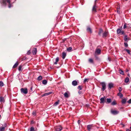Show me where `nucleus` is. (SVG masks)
I'll list each match as a JSON object with an SVG mask.
<instances>
[{
	"instance_id": "412c9836",
	"label": "nucleus",
	"mask_w": 131,
	"mask_h": 131,
	"mask_svg": "<svg viewBox=\"0 0 131 131\" xmlns=\"http://www.w3.org/2000/svg\"><path fill=\"white\" fill-rule=\"evenodd\" d=\"M37 52V50H33L32 51V53L33 54L35 55L36 54Z\"/></svg>"
},
{
	"instance_id": "052dcab7",
	"label": "nucleus",
	"mask_w": 131,
	"mask_h": 131,
	"mask_svg": "<svg viewBox=\"0 0 131 131\" xmlns=\"http://www.w3.org/2000/svg\"><path fill=\"white\" fill-rule=\"evenodd\" d=\"M32 87H31L30 88V90H31V91H32Z\"/></svg>"
},
{
	"instance_id": "3c124183",
	"label": "nucleus",
	"mask_w": 131,
	"mask_h": 131,
	"mask_svg": "<svg viewBox=\"0 0 131 131\" xmlns=\"http://www.w3.org/2000/svg\"><path fill=\"white\" fill-rule=\"evenodd\" d=\"M120 9V7H119L118 6V7H117V12L118 13V11H119V9Z\"/></svg>"
},
{
	"instance_id": "0eeeda50",
	"label": "nucleus",
	"mask_w": 131,
	"mask_h": 131,
	"mask_svg": "<svg viewBox=\"0 0 131 131\" xmlns=\"http://www.w3.org/2000/svg\"><path fill=\"white\" fill-rule=\"evenodd\" d=\"M78 81H76L75 80H74L72 82V85L74 86H76L78 85Z\"/></svg>"
},
{
	"instance_id": "a18cd8bd",
	"label": "nucleus",
	"mask_w": 131,
	"mask_h": 131,
	"mask_svg": "<svg viewBox=\"0 0 131 131\" xmlns=\"http://www.w3.org/2000/svg\"><path fill=\"white\" fill-rule=\"evenodd\" d=\"M122 88L121 87H119L118 88V90L119 91V93H121V91H122Z\"/></svg>"
},
{
	"instance_id": "7ed1b4c3",
	"label": "nucleus",
	"mask_w": 131,
	"mask_h": 131,
	"mask_svg": "<svg viewBox=\"0 0 131 131\" xmlns=\"http://www.w3.org/2000/svg\"><path fill=\"white\" fill-rule=\"evenodd\" d=\"M20 91L21 93L24 94H27L28 92V89L26 88H21L20 89Z\"/></svg>"
},
{
	"instance_id": "603ef678",
	"label": "nucleus",
	"mask_w": 131,
	"mask_h": 131,
	"mask_svg": "<svg viewBox=\"0 0 131 131\" xmlns=\"http://www.w3.org/2000/svg\"><path fill=\"white\" fill-rule=\"evenodd\" d=\"M81 122V121L80 120H78V123L79 124Z\"/></svg>"
},
{
	"instance_id": "6ab92c4d",
	"label": "nucleus",
	"mask_w": 131,
	"mask_h": 131,
	"mask_svg": "<svg viewBox=\"0 0 131 131\" xmlns=\"http://www.w3.org/2000/svg\"><path fill=\"white\" fill-rule=\"evenodd\" d=\"M5 100L4 97L2 96L0 97V102H4Z\"/></svg>"
},
{
	"instance_id": "20e7f679",
	"label": "nucleus",
	"mask_w": 131,
	"mask_h": 131,
	"mask_svg": "<svg viewBox=\"0 0 131 131\" xmlns=\"http://www.w3.org/2000/svg\"><path fill=\"white\" fill-rule=\"evenodd\" d=\"M111 114L114 115H116L119 113V111L115 110H114L113 109H111Z\"/></svg>"
},
{
	"instance_id": "0e129e2a",
	"label": "nucleus",
	"mask_w": 131,
	"mask_h": 131,
	"mask_svg": "<svg viewBox=\"0 0 131 131\" xmlns=\"http://www.w3.org/2000/svg\"><path fill=\"white\" fill-rule=\"evenodd\" d=\"M130 129H131V127H130Z\"/></svg>"
},
{
	"instance_id": "c85d7f7f",
	"label": "nucleus",
	"mask_w": 131,
	"mask_h": 131,
	"mask_svg": "<svg viewBox=\"0 0 131 131\" xmlns=\"http://www.w3.org/2000/svg\"><path fill=\"white\" fill-rule=\"evenodd\" d=\"M117 95L119 96L120 98H122L123 96V95L121 93H118Z\"/></svg>"
},
{
	"instance_id": "6e6d98bb",
	"label": "nucleus",
	"mask_w": 131,
	"mask_h": 131,
	"mask_svg": "<svg viewBox=\"0 0 131 131\" xmlns=\"http://www.w3.org/2000/svg\"><path fill=\"white\" fill-rule=\"evenodd\" d=\"M66 49H72V48L71 47H70L69 48H67Z\"/></svg>"
},
{
	"instance_id": "f03ea898",
	"label": "nucleus",
	"mask_w": 131,
	"mask_h": 131,
	"mask_svg": "<svg viewBox=\"0 0 131 131\" xmlns=\"http://www.w3.org/2000/svg\"><path fill=\"white\" fill-rule=\"evenodd\" d=\"M56 131H61L62 129V127L60 125H58L54 127Z\"/></svg>"
},
{
	"instance_id": "cd10ccee",
	"label": "nucleus",
	"mask_w": 131,
	"mask_h": 131,
	"mask_svg": "<svg viewBox=\"0 0 131 131\" xmlns=\"http://www.w3.org/2000/svg\"><path fill=\"white\" fill-rule=\"evenodd\" d=\"M103 30L102 29H101L99 30V32L98 34L99 35H101V34L103 32Z\"/></svg>"
},
{
	"instance_id": "de8ad7c7",
	"label": "nucleus",
	"mask_w": 131,
	"mask_h": 131,
	"mask_svg": "<svg viewBox=\"0 0 131 131\" xmlns=\"http://www.w3.org/2000/svg\"><path fill=\"white\" fill-rule=\"evenodd\" d=\"M124 46L125 47H127L128 46V45L127 43L125 42L124 43Z\"/></svg>"
},
{
	"instance_id": "4be33fe9",
	"label": "nucleus",
	"mask_w": 131,
	"mask_h": 131,
	"mask_svg": "<svg viewBox=\"0 0 131 131\" xmlns=\"http://www.w3.org/2000/svg\"><path fill=\"white\" fill-rule=\"evenodd\" d=\"M122 29L121 28L118 29L117 30V34H121V31H122Z\"/></svg>"
},
{
	"instance_id": "680f3d73",
	"label": "nucleus",
	"mask_w": 131,
	"mask_h": 131,
	"mask_svg": "<svg viewBox=\"0 0 131 131\" xmlns=\"http://www.w3.org/2000/svg\"><path fill=\"white\" fill-rule=\"evenodd\" d=\"M108 60H109V61H111V59H110V58L108 57Z\"/></svg>"
},
{
	"instance_id": "58836bf2",
	"label": "nucleus",
	"mask_w": 131,
	"mask_h": 131,
	"mask_svg": "<svg viewBox=\"0 0 131 131\" xmlns=\"http://www.w3.org/2000/svg\"><path fill=\"white\" fill-rule=\"evenodd\" d=\"M4 85V84L2 81H0V86L2 87Z\"/></svg>"
},
{
	"instance_id": "6e6552de",
	"label": "nucleus",
	"mask_w": 131,
	"mask_h": 131,
	"mask_svg": "<svg viewBox=\"0 0 131 131\" xmlns=\"http://www.w3.org/2000/svg\"><path fill=\"white\" fill-rule=\"evenodd\" d=\"M108 31H105L103 34L102 37L103 38H105L108 35Z\"/></svg>"
},
{
	"instance_id": "ddd939ff",
	"label": "nucleus",
	"mask_w": 131,
	"mask_h": 131,
	"mask_svg": "<svg viewBox=\"0 0 131 131\" xmlns=\"http://www.w3.org/2000/svg\"><path fill=\"white\" fill-rule=\"evenodd\" d=\"M4 126V127L0 128V131H4L5 130V128L6 127V124H5Z\"/></svg>"
},
{
	"instance_id": "bb28decb",
	"label": "nucleus",
	"mask_w": 131,
	"mask_h": 131,
	"mask_svg": "<svg viewBox=\"0 0 131 131\" xmlns=\"http://www.w3.org/2000/svg\"><path fill=\"white\" fill-rule=\"evenodd\" d=\"M64 95L66 97L68 98L69 97L68 93L67 92H66L64 94Z\"/></svg>"
},
{
	"instance_id": "49530a36",
	"label": "nucleus",
	"mask_w": 131,
	"mask_h": 131,
	"mask_svg": "<svg viewBox=\"0 0 131 131\" xmlns=\"http://www.w3.org/2000/svg\"><path fill=\"white\" fill-rule=\"evenodd\" d=\"M127 27H128L129 28H130L131 27V24H127Z\"/></svg>"
},
{
	"instance_id": "e433bc0d",
	"label": "nucleus",
	"mask_w": 131,
	"mask_h": 131,
	"mask_svg": "<svg viewBox=\"0 0 131 131\" xmlns=\"http://www.w3.org/2000/svg\"><path fill=\"white\" fill-rule=\"evenodd\" d=\"M125 51H126L128 54H129L130 55H131V54L130 53V51L129 50H124Z\"/></svg>"
},
{
	"instance_id": "a211bd4d",
	"label": "nucleus",
	"mask_w": 131,
	"mask_h": 131,
	"mask_svg": "<svg viewBox=\"0 0 131 131\" xmlns=\"http://www.w3.org/2000/svg\"><path fill=\"white\" fill-rule=\"evenodd\" d=\"M124 40L125 41H128L129 40V38H128L126 35H125L124 36Z\"/></svg>"
},
{
	"instance_id": "7c9ffc66",
	"label": "nucleus",
	"mask_w": 131,
	"mask_h": 131,
	"mask_svg": "<svg viewBox=\"0 0 131 131\" xmlns=\"http://www.w3.org/2000/svg\"><path fill=\"white\" fill-rule=\"evenodd\" d=\"M59 100H58V101L54 103L53 105L55 106H56L59 103Z\"/></svg>"
},
{
	"instance_id": "dca6fc26",
	"label": "nucleus",
	"mask_w": 131,
	"mask_h": 131,
	"mask_svg": "<svg viewBox=\"0 0 131 131\" xmlns=\"http://www.w3.org/2000/svg\"><path fill=\"white\" fill-rule=\"evenodd\" d=\"M111 102V99H107L106 101H105V102L107 104L110 103Z\"/></svg>"
},
{
	"instance_id": "13d9d810",
	"label": "nucleus",
	"mask_w": 131,
	"mask_h": 131,
	"mask_svg": "<svg viewBox=\"0 0 131 131\" xmlns=\"http://www.w3.org/2000/svg\"><path fill=\"white\" fill-rule=\"evenodd\" d=\"M100 47H101L100 46H98L97 48V49H100Z\"/></svg>"
},
{
	"instance_id": "9b49d317",
	"label": "nucleus",
	"mask_w": 131,
	"mask_h": 131,
	"mask_svg": "<svg viewBox=\"0 0 131 131\" xmlns=\"http://www.w3.org/2000/svg\"><path fill=\"white\" fill-rule=\"evenodd\" d=\"M101 52V50H96L95 52V55H99L100 54Z\"/></svg>"
},
{
	"instance_id": "5fc2aeb1",
	"label": "nucleus",
	"mask_w": 131,
	"mask_h": 131,
	"mask_svg": "<svg viewBox=\"0 0 131 131\" xmlns=\"http://www.w3.org/2000/svg\"><path fill=\"white\" fill-rule=\"evenodd\" d=\"M68 51L69 52H70L72 51L71 50H67L66 51Z\"/></svg>"
},
{
	"instance_id": "393cba45",
	"label": "nucleus",
	"mask_w": 131,
	"mask_h": 131,
	"mask_svg": "<svg viewBox=\"0 0 131 131\" xmlns=\"http://www.w3.org/2000/svg\"><path fill=\"white\" fill-rule=\"evenodd\" d=\"M87 31H88L90 33H92V31L91 28L89 27H88L87 29Z\"/></svg>"
},
{
	"instance_id": "4c0bfd02",
	"label": "nucleus",
	"mask_w": 131,
	"mask_h": 131,
	"mask_svg": "<svg viewBox=\"0 0 131 131\" xmlns=\"http://www.w3.org/2000/svg\"><path fill=\"white\" fill-rule=\"evenodd\" d=\"M89 80V79L87 78H85L83 82L84 83H85L86 82H88V81Z\"/></svg>"
},
{
	"instance_id": "2eb2a0df",
	"label": "nucleus",
	"mask_w": 131,
	"mask_h": 131,
	"mask_svg": "<svg viewBox=\"0 0 131 131\" xmlns=\"http://www.w3.org/2000/svg\"><path fill=\"white\" fill-rule=\"evenodd\" d=\"M52 93L51 92H50L48 93H47L44 94L42 95V96H46L48 95L49 94H51Z\"/></svg>"
},
{
	"instance_id": "4d7b16f0",
	"label": "nucleus",
	"mask_w": 131,
	"mask_h": 131,
	"mask_svg": "<svg viewBox=\"0 0 131 131\" xmlns=\"http://www.w3.org/2000/svg\"><path fill=\"white\" fill-rule=\"evenodd\" d=\"M82 93V92L80 91H78V93L79 94H81Z\"/></svg>"
},
{
	"instance_id": "c9c22d12",
	"label": "nucleus",
	"mask_w": 131,
	"mask_h": 131,
	"mask_svg": "<svg viewBox=\"0 0 131 131\" xmlns=\"http://www.w3.org/2000/svg\"><path fill=\"white\" fill-rule=\"evenodd\" d=\"M42 77L41 76H40L37 78V80H38L40 81L42 80Z\"/></svg>"
},
{
	"instance_id": "72a5a7b5",
	"label": "nucleus",
	"mask_w": 131,
	"mask_h": 131,
	"mask_svg": "<svg viewBox=\"0 0 131 131\" xmlns=\"http://www.w3.org/2000/svg\"><path fill=\"white\" fill-rule=\"evenodd\" d=\"M89 61L90 63H93V61L92 59H89Z\"/></svg>"
},
{
	"instance_id": "864d4df0",
	"label": "nucleus",
	"mask_w": 131,
	"mask_h": 131,
	"mask_svg": "<svg viewBox=\"0 0 131 131\" xmlns=\"http://www.w3.org/2000/svg\"><path fill=\"white\" fill-rule=\"evenodd\" d=\"M122 35H123L124 34V32L123 31H121V33Z\"/></svg>"
},
{
	"instance_id": "f3484780",
	"label": "nucleus",
	"mask_w": 131,
	"mask_h": 131,
	"mask_svg": "<svg viewBox=\"0 0 131 131\" xmlns=\"http://www.w3.org/2000/svg\"><path fill=\"white\" fill-rule=\"evenodd\" d=\"M19 64V62L18 61H17L16 63L13 66V68H16L18 66Z\"/></svg>"
},
{
	"instance_id": "a19ab883",
	"label": "nucleus",
	"mask_w": 131,
	"mask_h": 131,
	"mask_svg": "<svg viewBox=\"0 0 131 131\" xmlns=\"http://www.w3.org/2000/svg\"><path fill=\"white\" fill-rule=\"evenodd\" d=\"M30 131H35V128L33 127L30 128Z\"/></svg>"
},
{
	"instance_id": "8fccbe9b",
	"label": "nucleus",
	"mask_w": 131,
	"mask_h": 131,
	"mask_svg": "<svg viewBox=\"0 0 131 131\" xmlns=\"http://www.w3.org/2000/svg\"><path fill=\"white\" fill-rule=\"evenodd\" d=\"M97 55H95V54L94 55L95 56V57L96 59V60H97L98 59V57H97L96 56Z\"/></svg>"
},
{
	"instance_id": "c03bdc74",
	"label": "nucleus",
	"mask_w": 131,
	"mask_h": 131,
	"mask_svg": "<svg viewBox=\"0 0 131 131\" xmlns=\"http://www.w3.org/2000/svg\"><path fill=\"white\" fill-rule=\"evenodd\" d=\"M31 50H29L28 51L27 54L28 55H29L31 53Z\"/></svg>"
},
{
	"instance_id": "b1692460",
	"label": "nucleus",
	"mask_w": 131,
	"mask_h": 131,
	"mask_svg": "<svg viewBox=\"0 0 131 131\" xmlns=\"http://www.w3.org/2000/svg\"><path fill=\"white\" fill-rule=\"evenodd\" d=\"M126 99H123L122 100V102L123 104H124L126 103Z\"/></svg>"
},
{
	"instance_id": "bf43d9fd",
	"label": "nucleus",
	"mask_w": 131,
	"mask_h": 131,
	"mask_svg": "<svg viewBox=\"0 0 131 131\" xmlns=\"http://www.w3.org/2000/svg\"><path fill=\"white\" fill-rule=\"evenodd\" d=\"M126 131H131V130L129 129H126Z\"/></svg>"
},
{
	"instance_id": "e2e57ef3",
	"label": "nucleus",
	"mask_w": 131,
	"mask_h": 131,
	"mask_svg": "<svg viewBox=\"0 0 131 131\" xmlns=\"http://www.w3.org/2000/svg\"><path fill=\"white\" fill-rule=\"evenodd\" d=\"M33 49H37L36 48H34Z\"/></svg>"
},
{
	"instance_id": "2f4dec72",
	"label": "nucleus",
	"mask_w": 131,
	"mask_h": 131,
	"mask_svg": "<svg viewBox=\"0 0 131 131\" xmlns=\"http://www.w3.org/2000/svg\"><path fill=\"white\" fill-rule=\"evenodd\" d=\"M42 83L43 84L46 85L47 83V81L46 80H44L42 81Z\"/></svg>"
},
{
	"instance_id": "aec40b11",
	"label": "nucleus",
	"mask_w": 131,
	"mask_h": 131,
	"mask_svg": "<svg viewBox=\"0 0 131 131\" xmlns=\"http://www.w3.org/2000/svg\"><path fill=\"white\" fill-rule=\"evenodd\" d=\"M26 59L27 57H26L24 56L22 57H20L19 58V60H21V61H22Z\"/></svg>"
},
{
	"instance_id": "f8f14e48",
	"label": "nucleus",
	"mask_w": 131,
	"mask_h": 131,
	"mask_svg": "<svg viewBox=\"0 0 131 131\" xmlns=\"http://www.w3.org/2000/svg\"><path fill=\"white\" fill-rule=\"evenodd\" d=\"M67 53L66 52H63L62 53V58L63 59L65 58L67 55Z\"/></svg>"
},
{
	"instance_id": "5701e85b",
	"label": "nucleus",
	"mask_w": 131,
	"mask_h": 131,
	"mask_svg": "<svg viewBox=\"0 0 131 131\" xmlns=\"http://www.w3.org/2000/svg\"><path fill=\"white\" fill-rule=\"evenodd\" d=\"M59 60V58L58 57H57L56 59V61L54 63V64H57V62Z\"/></svg>"
},
{
	"instance_id": "37998d69",
	"label": "nucleus",
	"mask_w": 131,
	"mask_h": 131,
	"mask_svg": "<svg viewBox=\"0 0 131 131\" xmlns=\"http://www.w3.org/2000/svg\"><path fill=\"white\" fill-rule=\"evenodd\" d=\"M32 114L34 116H35L36 114V112L35 111H33L32 113Z\"/></svg>"
},
{
	"instance_id": "ea45409f",
	"label": "nucleus",
	"mask_w": 131,
	"mask_h": 131,
	"mask_svg": "<svg viewBox=\"0 0 131 131\" xmlns=\"http://www.w3.org/2000/svg\"><path fill=\"white\" fill-rule=\"evenodd\" d=\"M22 67V65H20L19 66L18 69L19 71H20L21 70Z\"/></svg>"
},
{
	"instance_id": "473e14b6",
	"label": "nucleus",
	"mask_w": 131,
	"mask_h": 131,
	"mask_svg": "<svg viewBox=\"0 0 131 131\" xmlns=\"http://www.w3.org/2000/svg\"><path fill=\"white\" fill-rule=\"evenodd\" d=\"M117 104L116 101H114L111 103V105H115Z\"/></svg>"
},
{
	"instance_id": "9d476101",
	"label": "nucleus",
	"mask_w": 131,
	"mask_h": 131,
	"mask_svg": "<svg viewBox=\"0 0 131 131\" xmlns=\"http://www.w3.org/2000/svg\"><path fill=\"white\" fill-rule=\"evenodd\" d=\"M114 84L112 83H110L108 84V89L110 90L113 87Z\"/></svg>"
},
{
	"instance_id": "09e8293b",
	"label": "nucleus",
	"mask_w": 131,
	"mask_h": 131,
	"mask_svg": "<svg viewBox=\"0 0 131 131\" xmlns=\"http://www.w3.org/2000/svg\"><path fill=\"white\" fill-rule=\"evenodd\" d=\"M127 102L128 103H129V104L131 103V99H129V100H128L127 101Z\"/></svg>"
},
{
	"instance_id": "1a4fd4ad",
	"label": "nucleus",
	"mask_w": 131,
	"mask_h": 131,
	"mask_svg": "<svg viewBox=\"0 0 131 131\" xmlns=\"http://www.w3.org/2000/svg\"><path fill=\"white\" fill-rule=\"evenodd\" d=\"M105 97H102L100 99V103L101 104L104 103L105 102Z\"/></svg>"
},
{
	"instance_id": "423d86ee",
	"label": "nucleus",
	"mask_w": 131,
	"mask_h": 131,
	"mask_svg": "<svg viewBox=\"0 0 131 131\" xmlns=\"http://www.w3.org/2000/svg\"><path fill=\"white\" fill-rule=\"evenodd\" d=\"M100 84L101 85L102 87V89L103 91H104L106 88L105 84V83L104 82H102Z\"/></svg>"
},
{
	"instance_id": "39448f33",
	"label": "nucleus",
	"mask_w": 131,
	"mask_h": 131,
	"mask_svg": "<svg viewBox=\"0 0 131 131\" xmlns=\"http://www.w3.org/2000/svg\"><path fill=\"white\" fill-rule=\"evenodd\" d=\"M96 0H95V1L94 4L93 6L92 9V12H96V9L97 7L96 6Z\"/></svg>"
},
{
	"instance_id": "79ce46f5",
	"label": "nucleus",
	"mask_w": 131,
	"mask_h": 131,
	"mask_svg": "<svg viewBox=\"0 0 131 131\" xmlns=\"http://www.w3.org/2000/svg\"><path fill=\"white\" fill-rule=\"evenodd\" d=\"M127 27V24L126 23H125L124 25L123 28L124 29H125Z\"/></svg>"
},
{
	"instance_id": "a878e982",
	"label": "nucleus",
	"mask_w": 131,
	"mask_h": 131,
	"mask_svg": "<svg viewBox=\"0 0 131 131\" xmlns=\"http://www.w3.org/2000/svg\"><path fill=\"white\" fill-rule=\"evenodd\" d=\"M129 81V79L128 78L126 77L125 79V81L126 83H128Z\"/></svg>"
},
{
	"instance_id": "4468645a",
	"label": "nucleus",
	"mask_w": 131,
	"mask_h": 131,
	"mask_svg": "<svg viewBox=\"0 0 131 131\" xmlns=\"http://www.w3.org/2000/svg\"><path fill=\"white\" fill-rule=\"evenodd\" d=\"M92 127H93L92 125H88L87 126V128L89 131H90V130Z\"/></svg>"
},
{
	"instance_id": "c756f323",
	"label": "nucleus",
	"mask_w": 131,
	"mask_h": 131,
	"mask_svg": "<svg viewBox=\"0 0 131 131\" xmlns=\"http://www.w3.org/2000/svg\"><path fill=\"white\" fill-rule=\"evenodd\" d=\"M119 72L122 75H124V74L123 71L121 69H120L119 70Z\"/></svg>"
},
{
	"instance_id": "69168bd1",
	"label": "nucleus",
	"mask_w": 131,
	"mask_h": 131,
	"mask_svg": "<svg viewBox=\"0 0 131 131\" xmlns=\"http://www.w3.org/2000/svg\"><path fill=\"white\" fill-rule=\"evenodd\" d=\"M128 0H125L126 1H127Z\"/></svg>"
},
{
	"instance_id": "f704fd0d",
	"label": "nucleus",
	"mask_w": 131,
	"mask_h": 131,
	"mask_svg": "<svg viewBox=\"0 0 131 131\" xmlns=\"http://www.w3.org/2000/svg\"><path fill=\"white\" fill-rule=\"evenodd\" d=\"M83 87L82 86L79 85L78 87V89L79 90H82Z\"/></svg>"
},
{
	"instance_id": "f257e3e1",
	"label": "nucleus",
	"mask_w": 131,
	"mask_h": 131,
	"mask_svg": "<svg viewBox=\"0 0 131 131\" xmlns=\"http://www.w3.org/2000/svg\"><path fill=\"white\" fill-rule=\"evenodd\" d=\"M1 2L4 5H6L7 3L9 4L8 7L9 8H10L13 6V5L10 4V0H1Z\"/></svg>"
}]
</instances>
